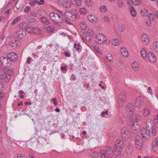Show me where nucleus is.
<instances>
[{
	"label": "nucleus",
	"mask_w": 158,
	"mask_h": 158,
	"mask_svg": "<svg viewBox=\"0 0 158 158\" xmlns=\"http://www.w3.org/2000/svg\"><path fill=\"white\" fill-rule=\"evenodd\" d=\"M13 74L12 70L9 68H5L1 72V82H3L2 84L3 85L2 86V88L4 84L8 82L10 80L11 76Z\"/></svg>",
	"instance_id": "obj_1"
},
{
	"label": "nucleus",
	"mask_w": 158,
	"mask_h": 158,
	"mask_svg": "<svg viewBox=\"0 0 158 158\" xmlns=\"http://www.w3.org/2000/svg\"><path fill=\"white\" fill-rule=\"evenodd\" d=\"M95 39L96 42L99 44L102 45L105 44L109 45L110 44V39L107 38L105 35L102 33H99L96 34Z\"/></svg>",
	"instance_id": "obj_2"
},
{
	"label": "nucleus",
	"mask_w": 158,
	"mask_h": 158,
	"mask_svg": "<svg viewBox=\"0 0 158 158\" xmlns=\"http://www.w3.org/2000/svg\"><path fill=\"white\" fill-rule=\"evenodd\" d=\"M113 153V149L109 147H107L105 150H101L98 154L99 156L101 158H112L110 155ZM114 158H120L119 157H116Z\"/></svg>",
	"instance_id": "obj_3"
},
{
	"label": "nucleus",
	"mask_w": 158,
	"mask_h": 158,
	"mask_svg": "<svg viewBox=\"0 0 158 158\" xmlns=\"http://www.w3.org/2000/svg\"><path fill=\"white\" fill-rule=\"evenodd\" d=\"M49 16L51 19L57 24L62 23L64 22L61 16L56 13L51 12L49 14Z\"/></svg>",
	"instance_id": "obj_4"
},
{
	"label": "nucleus",
	"mask_w": 158,
	"mask_h": 158,
	"mask_svg": "<svg viewBox=\"0 0 158 158\" xmlns=\"http://www.w3.org/2000/svg\"><path fill=\"white\" fill-rule=\"evenodd\" d=\"M72 13L68 10H66L64 12V15L68 19L73 21L77 18V12L76 10H72Z\"/></svg>",
	"instance_id": "obj_5"
},
{
	"label": "nucleus",
	"mask_w": 158,
	"mask_h": 158,
	"mask_svg": "<svg viewBox=\"0 0 158 158\" xmlns=\"http://www.w3.org/2000/svg\"><path fill=\"white\" fill-rule=\"evenodd\" d=\"M127 94L125 92H121L119 95L117 101L118 105L120 107H122L126 101Z\"/></svg>",
	"instance_id": "obj_6"
},
{
	"label": "nucleus",
	"mask_w": 158,
	"mask_h": 158,
	"mask_svg": "<svg viewBox=\"0 0 158 158\" xmlns=\"http://www.w3.org/2000/svg\"><path fill=\"white\" fill-rule=\"evenodd\" d=\"M140 128L139 123L137 121H134L131 126V132L132 133L137 134L139 132Z\"/></svg>",
	"instance_id": "obj_7"
},
{
	"label": "nucleus",
	"mask_w": 158,
	"mask_h": 158,
	"mask_svg": "<svg viewBox=\"0 0 158 158\" xmlns=\"http://www.w3.org/2000/svg\"><path fill=\"white\" fill-rule=\"evenodd\" d=\"M88 21L92 24H96L98 22V18L94 14H89L87 16Z\"/></svg>",
	"instance_id": "obj_8"
},
{
	"label": "nucleus",
	"mask_w": 158,
	"mask_h": 158,
	"mask_svg": "<svg viewBox=\"0 0 158 158\" xmlns=\"http://www.w3.org/2000/svg\"><path fill=\"white\" fill-rule=\"evenodd\" d=\"M136 148L138 150H140L142 148L143 141L141 137L138 135L136 136L134 139Z\"/></svg>",
	"instance_id": "obj_9"
},
{
	"label": "nucleus",
	"mask_w": 158,
	"mask_h": 158,
	"mask_svg": "<svg viewBox=\"0 0 158 158\" xmlns=\"http://www.w3.org/2000/svg\"><path fill=\"white\" fill-rule=\"evenodd\" d=\"M86 31L85 39L87 41L89 42L94 35L95 32L92 29L89 28Z\"/></svg>",
	"instance_id": "obj_10"
},
{
	"label": "nucleus",
	"mask_w": 158,
	"mask_h": 158,
	"mask_svg": "<svg viewBox=\"0 0 158 158\" xmlns=\"http://www.w3.org/2000/svg\"><path fill=\"white\" fill-rule=\"evenodd\" d=\"M122 138L125 140H127L128 138V128L126 127L122 128L121 131Z\"/></svg>",
	"instance_id": "obj_11"
},
{
	"label": "nucleus",
	"mask_w": 158,
	"mask_h": 158,
	"mask_svg": "<svg viewBox=\"0 0 158 158\" xmlns=\"http://www.w3.org/2000/svg\"><path fill=\"white\" fill-rule=\"evenodd\" d=\"M135 107L133 105L131 104H128L126 107V110L127 113L129 115L133 114L135 111Z\"/></svg>",
	"instance_id": "obj_12"
},
{
	"label": "nucleus",
	"mask_w": 158,
	"mask_h": 158,
	"mask_svg": "<svg viewBox=\"0 0 158 158\" xmlns=\"http://www.w3.org/2000/svg\"><path fill=\"white\" fill-rule=\"evenodd\" d=\"M1 64L5 67H9L11 65V63L10 60H8V59L4 56L1 57Z\"/></svg>",
	"instance_id": "obj_13"
},
{
	"label": "nucleus",
	"mask_w": 158,
	"mask_h": 158,
	"mask_svg": "<svg viewBox=\"0 0 158 158\" xmlns=\"http://www.w3.org/2000/svg\"><path fill=\"white\" fill-rule=\"evenodd\" d=\"M7 57L10 61L13 62H15L18 60V56L14 52L9 53L7 55Z\"/></svg>",
	"instance_id": "obj_14"
},
{
	"label": "nucleus",
	"mask_w": 158,
	"mask_h": 158,
	"mask_svg": "<svg viewBox=\"0 0 158 158\" xmlns=\"http://www.w3.org/2000/svg\"><path fill=\"white\" fill-rule=\"evenodd\" d=\"M120 53L122 56L125 58L129 56V52L127 49L124 47H121L120 49Z\"/></svg>",
	"instance_id": "obj_15"
},
{
	"label": "nucleus",
	"mask_w": 158,
	"mask_h": 158,
	"mask_svg": "<svg viewBox=\"0 0 158 158\" xmlns=\"http://www.w3.org/2000/svg\"><path fill=\"white\" fill-rule=\"evenodd\" d=\"M143 104V99L140 96L136 98L135 101V105L137 108H139L142 107Z\"/></svg>",
	"instance_id": "obj_16"
},
{
	"label": "nucleus",
	"mask_w": 158,
	"mask_h": 158,
	"mask_svg": "<svg viewBox=\"0 0 158 158\" xmlns=\"http://www.w3.org/2000/svg\"><path fill=\"white\" fill-rule=\"evenodd\" d=\"M141 133L142 137L145 139H148L150 137V132L149 131V129H146V130L144 128H142L141 130Z\"/></svg>",
	"instance_id": "obj_17"
},
{
	"label": "nucleus",
	"mask_w": 158,
	"mask_h": 158,
	"mask_svg": "<svg viewBox=\"0 0 158 158\" xmlns=\"http://www.w3.org/2000/svg\"><path fill=\"white\" fill-rule=\"evenodd\" d=\"M141 41L146 45L148 44L150 42L148 36L145 34H143L141 35Z\"/></svg>",
	"instance_id": "obj_18"
},
{
	"label": "nucleus",
	"mask_w": 158,
	"mask_h": 158,
	"mask_svg": "<svg viewBox=\"0 0 158 158\" xmlns=\"http://www.w3.org/2000/svg\"><path fill=\"white\" fill-rule=\"evenodd\" d=\"M59 3L62 4L65 8H69L71 5L70 2L68 0H58Z\"/></svg>",
	"instance_id": "obj_19"
},
{
	"label": "nucleus",
	"mask_w": 158,
	"mask_h": 158,
	"mask_svg": "<svg viewBox=\"0 0 158 158\" xmlns=\"http://www.w3.org/2000/svg\"><path fill=\"white\" fill-rule=\"evenodd\" d=\"M152 150L153 151L155 152L158 150V137L152 142Z\"/></svg>",
	"instance_id": "obj_20"
},
{
	"label": "nucleus",
	"mask_w": 158,
	"mask_h": 158,
	"mask_svg": "<svg viewBox=\"0 0 158 158\" xmlns=\"http://www.w3.org/2000/svg\"><path fill=\"white\" fill-rule=\"evenodd\" d=\"M9 44L14 48H15L20 45V42L18 40H12L10 41Z\"/></svg>",
	"instance_id": "obj_21"
},
{
	"label": "nucleus",
	"mask_w": 158,
	"mask_h": 158,
	"mask_svg": "<svg viewBox=\"0 0 158 158\" xmlns=\"http://www.w3.org/2000/svg\"><path fill=\"white\" fill-rule=\"evenodd\" d=\"M148 58L150 62L155 63L156 61V59L154 53L151 52H149L148 53Z\"/></svg>",
	"instance_id": "obj_22"
},
{
	"label": "nucleus",
	"mask_w": 158,
	"mask_h": 158,
	"mask_svg": "<svg viewBox=\"0 0 158 158\" xmlns=\"http://www.w3.org/2000/svg\"><path fill=\"white\" fill-rule=\"evenodd\" d=\"M17 36L20 39L24 38L26 35V32L23 30H19L16 31V33Z\"/></svg>",
	"instance_id": "obj_23"
},
{
	"label": "nucleus",
	"mask_w": 158,
	"mask_h": 158,
	"mask_svg": "<svg viewBox=\"0 0 158 158\" xmlns=\"http://www.w3.org/2000/svg\"><path fill=\"white\" fill-rule=\"evenodd\" d=\"M123 148V146H115L114 154L116 156L119 155Z\"/></svg>",
	"instance_id": "obj_24"
},
{
	"label": "nucleus",
	"mask_w": 158,
	"mask_h": 158,
	"mask_svg": "<svg viewBox=\"0 0 158 158\" xmlns=\"http://www.w3.org/2000/svg\"><path fill=\"white\" fill-rule=\"evenodd\" d=\"M142 118V115L139 113H135L132 115V119L133 120L138 121L141 120Z\"/></svg>",
	"instance_id": "obj_25"
},
{
	"label": "nucleus",
	"mask_w": 158,
	"mask_h": 158,
	"mask_svg": "<svg viewBox=\"0 0 158 158\" xmlns=\"http://www.w3.org/2000/svg\"><path fill=\"white\" fill-rule=\"evenodd\" d=\"M143 114L144 117H148L150 114V109L147 107H144L143 109Z\"/></svg>",
	"instance_id": "obj_26"
},
{
	"label": "nucleus",
	"mask_w": 158,
	"mask_h": 158,
	"mask_svg": "<svg viewBox=\"0 0 158 158\" xmlns=\"http://www.w3.org/2000/svg\"><path fill=\"white\" fill-rule=\"evenodd\" d=\"M112 44L114 46H118L120 45L119 39L116 38H113L111 40Z\"/></svg>",
	"instance_id": "obj_27"
},
{
	"label": "nucleus",
	"mask_w": 158,
	"mask_h": 158,
	"mask_svg": "<svg viewBox=\"0 0 158 158\" xmlns=\"http://www.w3.org/2000/svg\"><path fill=\"white\" fill-rule=\"evenodd\" d=\"M84 4L87 7L90 8L93 6L94 2L91 0H85Z\"/></svg>",
	"instance_id": "obj_28"
},
{
	"label": "nucleus",
	"mask_w": 158,
	"mask_h": 158,
	"mask_svg": "<svg viewBox=\"0 0 158 158\" xmlns=\"http://www.w3.org/2000/svg\"><path fill=\"white\" fill-rule=\"evenodd\" d=\"M130 1L127 0V3L130 4L132 3L134 6H137L139 5L141 2V0H130Z\"/></svg>",
	"instance_id": "obj_29"
},
{
	"label": "nucleus",
	"mask_w": 158,
	"mask_h": 158,
	"mask_svg": "<svg viewBox=\"0 0 158 158\" xmlns=\"http://www.w3.org/2000/svg\"><path fill=\"white\" fill-rule=\"evenodd\" d=\"M106 58L107 60L110 63H113L114 62V59L112 54L110 53L106 55Z\"/></svg>",
	"instance_id": "obj_30"
},
{
	"label": "nucleus",
	"mask_w": 158,
	"mask_h": 158,
	"mask_svg": "<svg viewBox=\"0 0 158 158\" xmlns=\"http://www.w3.org/2000/svg\"><path fill=\"white\" fill-rule=\"evenodd\" d=\"M149 131L150 132V135L153 136H155L156 133V130L155 126H152L150 129L149 128Z\"/></svg>",
	"instance_id": "obj_31"
},
{
	"label": "nucleus",
	"mask_w": 158,
	"mask_h": 158,
	"mask_svg": "<svg viewBox=\"0 0 158 158\" xmlns=\"http://www.w3.org/2000/svg\"><path fill=\"white\" fill-rule=\"evenodd\" d=\"M131 66L134 71H137L139 70V65L137 62H135L133 63Z\"/></svg>",
	"instance_id": "obj_32"
},
{
	"label": "nucleus",
	"mask_w": 158,
	"mask_h": 158,
	"mask_svg": "<svg viewBox=\"0 0 158 158\" xmlns=\"http://www.w3.org/2000/svg\"><path fill=\"white\" fill-rule=\"evenodd\" d=\"M118 29L120 32H123L125 30V27L124 24L122 23L118 24Z\"/></svg>",
	"instance_id": "obj_33"
},
{
	"label": "nucleus",
	"mask_w": 158,
	"mask_h": 158,
	"mask_svg": "<svg viewBox=\"0 0 158 158\" xmlns=\"http://www.w3.org/2000/svg\"><path fill=\"white\" fill-rule=\"evenodd\" d=\"M141 54L142 57L144 59H146L147 58L148 54L147 51L144 48H142L141 50Z\"/></svg>",
	"instance_id": "obj_34"
},
{
	"label": "nucleus",
	"mask_w": 158,
	"mask_h": 158,
	"mask_svg": "<svg viewBox=\"0 0 158 158\" xmlns=\"http://www.w3.org/2000/svg\"><path fill=\"white\" fill-rule=\"evenodd\" d=\"M41 30L39 27H34L33 33V34H35L37 35H39L41 34Z\"/></svg>",
	"instance_id": "obj_35"
},
{
	"label": "nucleus",
	"mask_w": 158,
	"mask_h": 158,
	"mask_svg": "<svg viewBox=\"0 0 158 158\" xmlns=\"http://www.w3.org/2000/svg\"><path fill=\"white\" fill-rule=\"evenodd\" d=\"M152 123V120L151 119L148 118L146 121L145 127L146 129H149Z\"/></svg>",
	"instance_id": "obj_36"
},
{
	"label": "nucleus",
	"mask_w": 158,
	"mask_h": 158,
	"mask_svg": "<svg viewBox=\"0 0 158 158\" xmlns=\"http://www.w3.org/2000/svg\"><path fill=\"white\" fill-rule=\"evenodd\" d=\"M72 2L73 4L74 5L78 6H81L82 5V2L81 0H74L72 1V0H70Z\"/></svg>",
	"instance_id": "obj_37"
},
{
	"label": "nucleus",
	"mask_w": 158,
	"mask_h": 158,
	"mask_svg": "<svg viewBox=\"0 0 158 158\" xmlns=\"http://www.w3.org/2000/svg\"><path fill=\"white\" fill-rule=\"evenodd\" d=\"M46 30L48 33H51L54 31L55 27L52 25L49 26L46 28Z\"/></svg>",
	"instance_id": "obj_38"
},
{
	"label": "nucleus",
	"mask_w": 158,
	"mask_h": 158,
	"mask_svg": "<svg viewBox=\"0 0 158 158\" xmlns=\"http://www.w3.org/2000/svg\"><path fill=\"white\" fill-rule=\"evenodd\" d=\"M79 12L80 14L84 15L87 13L88 10L86 8L82 7L79 8Z\"/></svg>",
	"instance_id": "obj_39"
},
{
	"label": "nucleus",
	"mask_w": 158,
	"mask_h": 158,
	"mask_svg": "<svg viewBox=\"0 0 158 158\" xmlns=\"http://www.w3.org/2000/svg\"><path fill=\"white\" fill-rule=\"evenodd\" d=\"M117 5L119 8L122 9L124 7V3L122 0H117Z\"/></svg>",
	"instance_id": "obj_40"
},
{
	"label": "nucleus",
	"mask_w": 158,
	"mask_h": 158,
	"mask_svg": "<svg viewBox=\"0 0 158 158\" xmlns=\"http://www.w3.org/2000/svg\"><path fill=\"white\" fill-rule=\"evenodd\" d=\"M140 13L142 16L145 17L148 15V12L146 9H143L140 11Z\"/></svg>",
	"instance_id": "obj_41"
},
{
	"label": "nucleus",
	"mask_w": 158,
	"mask_h": 158,
	"mask_svg": "<svg viewBox=\"0 0 158 158\" xmlns=\"http://www.w3.org/2000/svg\"><path fill=\"white\" fill-rule=\"evenodd\" d=\"M152 46L153 49L156 51L158 52V41L155 40L153 41Z\"/></svg>",
	"instance_id": "obj_42"
},
{
	"label": "nucleus",
	"mask_w": 158,
	"mask_h": 158,
	"mask_svg": "<svg viewBox=\"0 0 158 158\" xmlns=\"http://www.w3.org/2000/svg\"><path fill=\"white\" fill-rule=\"evenodd\" d=\"M99 10L101 13H104L106 11L107 8L105 5H102L100 6Z\"/></svg>",
	"instance_id": "obj_43"
},
{
	"label": "nucleus",
	"mask_w": 158,
	"mask_h": 158,
	"mask_svg": "<svg viewBox=\"0 0 158 158\" xmlns=\"http://www.w3.org/2000/svg\"><path fill=\"white\" fill-rule=\"evenodd\" d=\"M80 25L81 28L83 30H86L88 28L87 27L86 24L84 21H81L80 22Z\"/></svg>",
	"instance_id": "obj_44"
},
{
	"label": "nucleus",
	"mask_w": 158,
	"mask_h": 158,
	"mask_svg": "<svg viewBox=\"0 0 158 158\" xmlns=\"http://www.w3.org/2000/svg\"><path fill=\"white\" fill-rule=\"evenodd\" d=\"M27 26V23L24 22H22L19 24V27L22 30L25 28Z\"/></svg>",
	"instance_id": "obj_45"
},
{
	"label": "nucleus",
	"mask_w": 158,
	"mask_h": 158,
	"mask_svg": "<svg viewBox=\"0 0 158 158\" xmlns=\"http://www.w3.org/2000/svg\"><path fill=\"white\" fill-rule=\"evenodd\" d=\"M40 20L44 24L48 25L49 24L50 22L49 20L45 18L41 17L40 18Z\"/></svg>",
	"instance_id": "obj_46"
},
{
	"label": "nucleus",
	"mask_w": 158,
	"mask_h": 158,
	"mask_svg": "<svg viewBox=\"0 0 158 158\" xmlns=\"http://www.w3.org/2000/svg\"><path fill=\"white\" fill-rule=\"evenodd\" d=\"M34 27L32 26L29 27L26 29V31L30 34H33Z\"/></svg>",
	"instance_id": "obj_47"
},
{
	"label": "nucleus",
	"mask_w": 158,
	"mask_h": 158,
	"mask_svg": "<svg viewBox=\"0 0 158 158\" xmlns=\"http://www.w3.org/2000/svg\"><path fill=\"white\" fill-rule=\"evenodd\" d=\"M21 19V17L20 16L17 17L12 21L11 24L12 25H14L17 23L18 21L20 20Z\"/></svg>",
	"instance_id": "obj_48"
},
{
	"label": "nucleus",
	"mask_w": 158,
	"mask_h": 158,
	"mask_svg": "<svg viewBox=\"0 0 158 158\" xmlns=\"http://www.w3.org/2000/svg\"><path fill=\"white\" fill-rule=\"evenodd\" d=\"M121 145L123 146V142L121 139H117L115 142V146H121Z\"/></svg>",
	"instance_id": "obj_49"
},
{
	"label": "nucleus",
	"mask_w": 158,
	"mask_h": 158,
	"mask_svg": "<svg viewBox=\"0 0 158 158\" xmlns=\"http://www.w3.org/2000/svg\"><path fill=\"white\" fill-rule=\"evenodd\" d=\"M130 10L132 16L134 17H135L136 15V12L135 10L133 8V7L130 8Z\"/></svg>",
	"instance_id": "obj_50"
},
{
	"label": "nucleus",
	"mask_w": 158,
	"mask_h": 158,
	"mask_svg": "<svg viewBox=\"0 0 158 158\" xmlns=\"http://www.w3.org/2000/svg\"><path fill=\"white\" fill-rule=\"evenodd\" d=\"M147 16H148L149 19L150 21L153 20L155 17V14L153 13H151L149 14L148 13V15Z\"/></svg>",
	"instance_id": "obj_51"
},
{
	"label": "nucleus",
	"mask_w": 158,
	"mask_h": 158,
	"mask_svg": "<svg viewBox=\"0 0 158 158\" xmlns=\"http://www.w3.org/2000/svg\"><path fill=\"white\" fill-rule=\"evenodd\" d=\"M103 20L106 23H108L110 22V19L109 16L105 15L103 17Z\"/></svg>",
	"instance_id": "obj_52"
},
{
	"label": "nucleus",
	"mask_w": 158,
	"mask_h": 158,
	"mask_svg": "<svg viewBox=\"0 0 158 158\" xmlns=\"http://www.w3.org/2000/svg\"><path fill=\"white\" fill-rule=\"evenodd\" d=\"M37 3V0H30L29 1V4L31 6H34Z\"/></svg>",
	"instance_id": "obj_53"
},
{
	"label": "nucleus",
	"mask_w": 158,
	"mask_h": 158,
	"mask_svg": "<svg viewBox=\"0 0 158 158\" xmlns=\"http://www.w3.org/2000/svg\"><path fill=\"white\" fill-rule=\"evenodd\" d=\"M80 44H77L76 43H75L74 44L73 48L75 49H77V51H79L80 50Z\"/></svg>",
	"instance_id": "obj_54"
},
{
	"label": "nucleus",
	"mask_w": 158,
	"mask_h": 158,
	"mask_svg": "<svg viewBox=\"0 0 158 158\" xmlns=\"http://www.w3.org/2000/svg\"><path fill=\"white\" fill-rule=\"evenodd\" d=\"M94 49L95 52H96L97 53L100 54L102 53L101 50L98 47L95 46L94 48Z\"/></svg>",
	"instance_id": "obj_55"
},
{
	"label": "nucleus",
	"mask_w": 158,
	"mask_h": 158,
	"mask_svg": "<svg viewBox=\"0 0 158 158\" xmlns=\"http://www.w3.org/2000/svg\"><path fill=\"white\" fill-rule=\"evenodd\" d=\"M147 92L148 93L151 95H152L153 94V92L152 89L151 88V87L150 86H149L148 88Z\"/></svg>",
	"instance_id": "obj_56"
},
{
	"label": "nucleus",
	"mask_w": 158,
	"mask_h": 158,
	"mask_svg": "<svg viewBox=\"0 0 158 158\" xmlns=\"http://www.w3.org/2000/svg\"><path fill=\"white\" fill-rule=\"evenodd\" d=\"M31 8L29 6H26L24 9V12L25 13H27L31 10Z\"/></svg>",
	"instance_id": "obj_57"
},
{
	"label": "nucleus",
	"mask_w": 158,
	"mask_h": 158,
	"mask_svg": "<svg viewBox=\"0 0 158 158\" xmlns=\"http://www.w3.org/2000/svg\"><path fill=\"white\" fill-rule=\"evenodd\" d=\"M17 158H27V157L23 154H18L17 155Z\"/></svg>",
	"instance_id": "obj_58"
},
{
	"label": "nucleus",
	"mask_w": 158,
	"mask_h": 158,
	"mask_svg": "<svg viewBox=\"0 0 158 158\" xmlns=\"http://www.w3.org/2000/svg\"><path fill=\"white\" fill-rule=\"evenodd\" d=\"M91 156L94 157H96L98 156V153L97 152H93L91 154Z\"/></svg>",
	"instance_id": "obj_59"
},
{
	"label": "nucleus",
	"mask_w": 158,
	"mask_h": 158,
	"mask_svg": "<svg viewBox=\"0 0 158 158\" xmlns=\"http://www.w3.org/2000/svg\"><path fill=\"white\" fill-rule=\"evenodd\" d=\"M44 3V0H40V1L37 0V4L39 5H43Z\"/></svg>",
	"instance_id": "obj_60"
},
{
	"label": "nucleus",
	"mask_w": 158,
	"mask_h": 158,
	"mask_svg": "<svg viewBox=\"0 0 158 158\" xmlns=\"http://www.w3.org/2000/svg\"><path fill=\"white\" fill-rule=\"evenodd\" d=\"M107 69L110 72H111L112 70V68L111 65L109 64H107L106 65Z\"/></svg>",
	"instance_id": "obj_61"
},
{
	"label": "nucleus",
	"mask_w": 158,
	"mask_h": 158,
	"mask_svg": "<svg viewBox=\"0 0 158 158\" xmlns=\"http://www.w3.org/2000/svg\"><path fill=\"white\" fill-rule=\"evenodd\" d=\"M31 14L32 16L34 17H36L37 16V14L36 12L34 11H32L31 12Z\"/></svg>",
	"instance_id": "obj_62"
},
{
	"label": "nucleus",
	"mask_w": 158,
	"mask_h": 158,
	"mask_svg": "<svg viewBox=\"0 0 158 158\" xmlns=\"http://www.w3.org/2000/svg\"><path fill=\"white\" fill-rule=\"evenodd\" d=\"M151 21H150L149 20V21H147L146 22V25L149 27L152 24V23H151Z\"/></svg>",
	"instance_id": "obj_63"
},
{
	"label": "nucleus",
	"mask_w": 158,
	"mask_h": 158,
	"mask_svg": "<svg viewBox=\"0 0 158 158\" xmlns=\"http://www.w3.org/2000/svg\"><path fill=\"white\" fill-rule=\"evenodd\" d=\"M52 101L53 102L54 105H57V102L56 100V98H53V99H52Z\"/></svg>",
	"instance_id": "obj_64"
}]
</instances>
